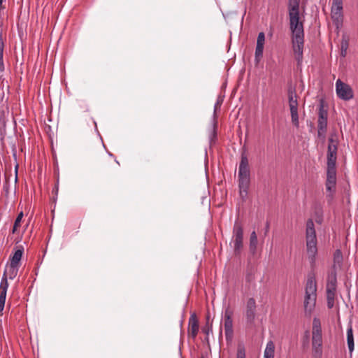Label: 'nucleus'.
Listing matches in <instances>:
<instances>
[{
  "label": "nucleus",
  "instance_id": "nucleus-19",
  "mask_svg": "<svg viewBox=\"0 0 358 358\" xmlns=\"http://www.w3.org/2000/svg\"><path fill=\"white\" fill-rule=\"evenodd\" d=\"M20 266L10 264L8 267L5 270L7 271V278L13 279L18 273Z\"/></svg>",
  "mask_w": 358,
  "mask_h": 358
},
{
  "label": "nucleus",
  "instance_id": "nucleus-34",
  "mask_svg": "<svg viewBox=\"0 0 358 358\" xmlns=\"http://www.w3.org/2000/svg\"><path fill=\"white\" fill-rule=\"evenodd\" d=\"M336 286L327 285V293H336Z\"/></svg>",
  "mask_w": 358,
  "mask_h": 358
},
{
  "label": "nucleus",
  "instance_id": "nucleus-27",
  "mask_svg": "<svg viewBox=\"0 0 358 358\" xmlns=\"http://www.w3.org/2000/svg\"><path fill=\"white\" fill-rule=\"evenodd\" d=\"M336 293H327V306L329 308H332L334 306V300Z\"/></svg>",
  "mask_w": 358,
  "mask_h": 358
},
{
  "label": "nucleus",
  "instance_id": "nucleus-18",
  "mask_svg": "<svg viewBox=\"0 0 358 358\" xmlns=\"http://www.w3.org/2000/svg\"><path fill=\"white\" fill-rule=\"evenodd\" d=\"M258 243L257 236L255 231H252L250 237V251L254 255L257 250Z\"/></svg>",
  "mask_w": 358,
  "mask_h": 358
},
{
  "label": "nucleus",
  "instance_id": "nucleus-32",
  "mask_svg": "<svg viewBox=\"0 0 358 358\" xmlns=\"http://www.w3.org/2000/svg\"><path fill=\"white\" fill-rule=\"evenodd\" d=\"M296 88L294 86H293L292 84H289L288 85L287 88V95H296Z\"/></svg>",
  "mask_w": 358,
  "mask_h": 358
},
{
  "label": "nucleus",
  "instance_id": "nucleus-38",
  "mask_svg": "<svg viewBox=\"0 0 358 358\" xmlns=\"http://www.w3.org/2000/svg\"><path fill=\"white\" fill-rule=\"evenodd\" d=\"M203 332H204L206 334H208L210 331H212V329L209 328L208 327L206 326L202 329Z\"/></svg>",
  "mask_w": 358,
  "mask_h": 358
},
{
  "label": "nucleus",
  "instance_id": "nucleus-28",
  "mask_svg": "<svg viewBox=\"0 0 358 358\" xmlns=\"http://www.w3.org/2000/svg\"><path fill=\"white\" fill-rule=\"evenodd\" d=\"M265 41V35L264 32H260L258 34L257 41V46L264 47Z\"/></svg>",
  "mask_w": 358,
  "mask_h": 358
},
{
  "label": "nucleus",
  "instance_id": "nucleus-2",
  "mask_svg": "<svg viewBox=\"0 0 358 358\" xmlns=\"http://www.w3.org/2000/svg\"><path fill=\"white\" fill-rule=\"evenodd\" d=\"M338 138L336 132L331 133L329 138L327 150V177L336 178V162L337 159Z\"/></svg>",
  "mask_w": 358,
  "mask_h": 358
},
{
  "label": "nucleus",
  "instance_id": "nucleus-43",
  "mask_svg": "<svg viewBox=\"0 0 358 358\" xmlns=\"http://www.w3.org/2000/svg\"><path fill=\"white\" fill-rule=\"evenodd\" d=\"M316 222H318V223H321V220L318 219V220H316Z\"/></svg>",
  "mask_w": 358,
  "mask_h": 358
},
{
  "label": "nucleus",
  "instance_id": "nucleus-9",
  "mask_svg": "<svg viewBox=\"0 0 358 358\" xmlns=\"http://www.w3.org/2000/svg\"><path fill=\"white\" fill-rule=\"evenodd\" d=\"M336 91L337 96L345 101H348L353 98V92L352 88L348 85L338 79L336 83Z\"/></svg>",
  "mask_w": 358,
  "mask_h": 358
},
{
  "label": "nucleus",
  "instance_id": "nucleus-8",
  "mask_svg": "<svg viewBox=\"0 0 358 358\" xmlns=\"http://www.w3.org/2000/svg\"><path fill=\"white\" fill-rule=\"evenodd\" d=\"M292 45L294 57L297 61L298 65H299L303 60L304 36H292Z\"/></svg>",
  "mask_w": 358,
  "mask_h": 358
},
{
  "label": "nucleus",
  "instance_id": "nucleus-5",
  "mask_svg": "<svg viewBox=\"0 0 358 358\" xmlns=\"http://www.w3.org/2000/svg\"><path fill=\"white\" fill-rule=\"evenodd\" d=\"M317 283L314 277L308 276L305 287L304 309L309 315L313 310L317 298Z\"/></svg>",
  "mask_w": 358,
  "mask_h": 358
},
{
  "label": "nucleus",
  "instance_id": "nucleus-30",
  "mask_svg": "<svg viewBox=\"0 0 358 358\" xmlns=\"http://www.w3.org/2000/svg\"><path fill=\"white\" fill-rule=\"evenodd\" d=\"M331 7L343 9V0H333Z\"/></svg>",
  "mask_w": 358,
  "mask_h": 358
},
{
  "label": "nucleus",
  "instance_id": "nucleus-40",
  "mask_svg": "<svg viewBox=\"0 0 358 358\" xmlns=\"http://www.w3.org/2000/svg\"><path fill=\"white\" fill-rule=\"evenodd\" d=\"M215 136H216V132H215V129H213V131H212V137H211V139H210L211 141H213V138H215Z\"/></svg>",
  "mask_w": 358,
  "mask_h": 358
},
{
  "label": "nucleus",
  "instance_id": "nucleus-35",
  "mask_svg": "<svg viewBox=\"0 0 358 358\" xmlns=\"http://www.w3.org/2000/svg\"><path fill=\"white\" fill-rule=\"evenodd\" d=\"M326 183L329 184V185H331V184L336 185V178L327 177Z\"/></svg>",
  "mask_w": 358,
  "mask_h": 358
},
{
  "label": "nucleus",
  "instance_id": "nucleus-20",
  "mask_svg": "<svg viewBox=\"0 0 358 358\" xmlns=\"http://www.w3.org/2000/svg\"><path fill=\"white\" fill-rule=\"evenodd\" d=\"M347 342L349 351L352 352L354 350V337L352 328L351 326H350L347 330Z\"/></svg>",
  "mask_w": 358,
  "mask_h": 358
},
{
  "label": "nucleus",
  "instance_id": "nucleus-17",
  "mask_svg": "<svg viewBox=\"0 0 358 358\" xmlns=\"http://www.w3.org/2000/svg\"><path fill=\"white\" fill-rule=\"evenodd\" d=\"M275 345L273 341H269L266 344L264 350V358H274Z\"/></svg>",
  "mask_w": 358,
  "mask_h": 358
},
{
  "label": "nucleus",
  "instance_id": "nucleus-25",
  "mask_svg": "<svg viewBox=\"0 0 358 358\" xmlns=\"http://www.w3.org/2000/svg\"><path fill=\"white\" fill-rule=\"evenodd\" d=\"M325 186H326V190L327 192V196L329 197L330 199H332L333 196H334V194L336 190V185H333V184L329 185V184L325 183Z\"/></svg>",
  "mask_w": 358,
  "mask_h": 358
},
{
  "label": "nucleus",
  "instance_id": "nucleus-24",
  "mask_svg": "<svg viewBox=\"0 0 358 358\" xmlns=\"http://www.w3.org/2000/svg\"><path fill=\"white\" fill-rule=\"evenodd\" d=\"M327 285L331 286H336L337 285V278L336 273L335 271H332L330 274H329L327 278Z\"/></svg>",
  "mask_w": 358,
  "mask_h": 358
},
{
  "label": "nucleus",
  "instance_id": "nucleus-44",
  "mask_svg": "<svg viewBox=\"0 0 358 358\" xmlns=\"http://www.w3.org/2000/svg\"><path fill=\"white\" fill-rule=\"evenodd\" d=\"M268 227H269V225H268V224H267L266 227V231H268Z\"/></svg>",
  "mask_w": 358,
  "mask_h": 358
},
{
  "label": "nucleus",
  "instance_id": "nucleus-37",
  "mask_svg": "<svg viewBox=\"0 0 358 358\" xmlns=\"http://www.w3.org/2000/svg\"><path fill=\"white\" fill-rule=\"evenodd\" d=\"M254 280V276L252 272L248 273L246 275V280L249 282Z\"/></svg>",
  "mask_w": 358,
  "mask_h": 358
},
{
  "label": "nucleus",
  "instance_id": "nucleus-6",
  "mask_svg": "<svg viewBox=\"0 0 358 358\" xmlns=\"http://www.w3.org/2000/svg\"><path fill=\"white\" fill-rule=\"evenodd\" d=\"M312 351L314 358H321L322 355V336L320 320L315 317L313 321Z\"/></svg>",
  "mask_w": 358,
  "mask_h": 358
},
{
  "label": "nucleus",
  "instance_id": "nucleus-16",
  "mask_svg": "<svg viewBox=\"0 0 358 358\" xmlns=\"http://www.w3.org/2000/svg\"><path fill=\"white\" fill-rule=\"evenodd\" d=\"M327 120H318L317 121V134L320 138H325L327 131Z\"/></svg>",
  "mask_w": 358,
  "mask_h": 358
},
{
  "label": "nucleus",
  "instance_id": "nucleus-41",
  "mask_svg": "<svg viewBox=\"0 0 358 358\" xmlns=\"http://www.w3.org/2000/svg\"><path fill=\"white\" fill-rule=\"evenodd\" d=\"M3 8V0H0V10H2Z\"/></svg>",
  "mask_w": 358,
  "mask_h": 358
},
{
  "label": "nucleus",
  "instance_id": "nucleus-29",
  "mask_svg": "<svg viewBox=\"0 0 358 358\" xmlns=\"http://www.w3.org/2000/svg\"><path fill=\"white\" fill-rule=\"evenodd\" d=\"M327 120V112L323 109L322 106H321L319 110L318 120Z\"/></svg>",
  "mask_w": 358,
  "mask_h": 358
},
{
  "label": "nucleus",
  "instance_id": "nucleus-36",
  "mask_svg": "<svg viewBox=\"0 0 358 358\" xmlns=\"http://www.w3.org/2000/svg\"><path fill=\"white\" fill-rule=\"evenodd\" d=\"M0 70H3V48L1 50L0 52Z\"/></svg>",
  "mask_w": 358,
  "mask_h": 358
},
{
  "label": "nucleus",
  "instance_id": "nucleus-7",
  "mask_svg": "<svg viewBox=\"0 0 358 358\" xmlns=\"http://www.w3.org/2000/svg\"><path fill=\"white\" fill-rule=\"evenodd\" d=\"M243 229L242 225L236 222L233 229V244L234 255L238 256L241 254L243 247Z\"/></svg>",
  "mask_w": 358,
  "mask_h": 358
},
{
  "label": "nucleus",
  "instance_id": "nucleus-3",
  "mask_svg": "<svg viewBox=\"0 0 358 358\" xmlns=\"http://www.w3.org/2000/svg\"><path fill=\"white\" fill-rule=\"evenodd\" d=\"M250 182V178L248 159L247 156L243 154L241 155L238 168V187L240 195L242 198L247 196Z\"/></svg>",
  "mask_w": 358,
  "mask_h": 358
},
{
  "label": "nucleus",
  "instance_id": "nucleus-39",
  "mask_svg": "<svg viewBox=\"0 0 358 358\" xmlns=\"http://www.w3.org/2000/svg\"><path fill=\"white\" fill-rule=\"evenodd\" d=\"M288 96V101H293L294 99H297V95H287Z\"/></svg>",
  "mask_w": 358,
  "mask_h": 358
},
{
  "label": "nucleus",
  "instance_id": "nucleus-21",
  "mask_svg": "<svg viewBox=\"0 0 358 358\" xmlns=\"http://www.w3.org/2000/svg\"><path fill=\"white\" fill-rule=\"evenodd\" d=\"M331 17L334 21L340 22L343 19V9L331 7Z\"/></svg>",
  "mask_w": 358,
  "mask_h": 358
},
{
  "label": "nucleus",
  "instance_id": "nucleus-4",
  "mask_svg": "<svg viewBox=\"0 0 358 358\" xmlns=\"http://www.w3.org/2000/svg\"><path fill=\"white\" fill-rule=\"evenodd\" d=\"M306 239L307 254L310 263L313 264L317 253V248L314 222L311 219L308 220L306 222Z\"/></svg>",
  "mask_w": 358,
  "mask_h": 358
},
{
  "label": "nucleus",
  "instance_id": "nucleus-13",
  "mask_svg": "<svg viewBox=\"0 0 358 358\" xmlns=\"http://www.w3.org/2000/svg\"><path fill=\"white\" fill-rule=\"evenodd\" d=\"M256 302L253 298H250L246 306V320L250 324L253 323L255 318Z\"/></svg>",
  "mask_w": 358,
  "mask_h": 358
},
{
  "label": "nucleus",
  "instance_id": "nucleus-11",
  "mask_svg": "<svg viewBox=\"0 0 358 358\" xmlns=\"http://www.w3.org/2000/svg\"><path fill=\"white\" fill-rule=\"evenodd\" d=\"M8 287V282L7 278V271H5L0 283V315H2V311L5 306Z\"/></svg>",
  "mask_w": 358,
  "mask_h": 358
},
{
  "label": "nucleus",
  "instance_id": "nucleus-26",
  "mask_svg": "<svg viewBox=\"0 0 358 358\" xmlns=\"http://www.w3.org/2000/svg\"><path fill=\"white\" fill-rule=\"evenodd\" d=\"M23 217V212L21 211L17 216L15 221L14 222V225L13 227L12 233L15 234L17 229V228L20 226V223L22 221V219Z\"/></svg>",
  "mask_w": 358,
  "mask_h": 358
},
{
  "label": "nucleus",
  "instance_id": "nucleus-46",
  "mask_svg": "<svg viewBox=\"0 0 358 358\" xmlns=\"http://www.w3.org/2000/svg\"><path fill=\"white\" fill-rule=\"evenodd\" d=\"M201 358H203V357H201Z\"/></svg>",
  "mask_w": 358,
  "mask_h": 358
},
{
  "label": "nucleus",
  "instance_id": "nucleus-12",
  "mask_svg": "<svg viewBox=\"0 0 358 358\" xmlns=\"http://www.w3.org/2000/svg\"><path fill=\"white\" fill-rule=\"evenodd\" d=\"M199 332V321L195 313H192L188 322V335L194 339Z\"/></svg>",
  "mask_w": 358,
  "mask_h": 358
},
{
  "label": "nucleus",
  "instance_id": "nucleus-15",
  "mask_svg": "<svg viewBox=\"0 0 358 358\" xmlns=\"http://www.w3.org/2000/svg\"><path fill=\"white\" fill-rule=\"evenodd\" d=\"M24 252V248L22 246H19L14 252L13 255L10 257L11 264L20 266V262L22 259Z\"/></svg>",
  "mask_w": 358,
  "mask_h": 358
},
{
  "label": "nucleus",
  "instance_id": "nucleus-23",
  "mask_svg": "<svg viewBox=\"0 0 358 358\" xmlns=\"http://www.w3.org/2000/svg\"><path fill=\"white\" fill-rule=\"evenodd\" d=\"M236 358H246V350L243 343L238 344Z\"/></svg>",
  "mask_w": 358,
  "mask_h": 358
},
{
  "label": "nucleus",
  "instance_id": "nucleus-10",
  "mask_svg": "<svg viewBox=\"0 0 358 358\" xmlns=\"http://www.w3.org/2000/svg\"><path fill=\"white\" fill-rule=\"evenodd\" d=\"M232 315L233 311L229 308H227L224 311V327L225 337L227 341H231L234 336Z\"/></svg>",
  "mask_w": 358,
  "mask_h": 358
},
{
  "label": "nucleus",
  "instance_id": "nucleus-14",
  "mask_svg": "<svg viewBox=\"0 0 358 358\" xmlns=\"http://www.w3.org/2000/svg\"><path fill=\"white\" fill-rule=\"evenodd\" d=\"M298 105V101L296 99L289 103L292 122L296 127L299 126Z\"/></svg>",
  "mask_w": 358,
  "mask_h": 358
},
{
  "label": "nucleus",
  "instance_id": "nucleus-33",
  "mask_svg": "<svg viewBox=\"0 0 358 358\" xmlns=\"http://www.w3.org/2000/svg\"><path fill=\"white\" fill-rule=\"evenodd\" d=\"M348 47V43L347 41L342 42V43H341V55H342V56H343V57L345 56Z\"/></svg>",
  "mask_w": 358,
  "mask_h": 358
},
{
  "label": "nucleus",
  "instance_id": "nucleus-1",
  "mask_svg": "<svg viewBox=\"0 0 358 358\" xmlns=\"http://www.w3.org/2000/svg\"><path fill=\"white\" fill-rule=\"evenodd\" d=\"M288 13L292 36H304L303 21L300 17L299 0H289Z\"/></svg>",
  "mask_w": 358,
  "mask_h": 358
},
{
  "label": "nucleus",
  "instance_id": "nucleus-45",
  "mask_svg": "<svg viewBox=\"0 0 358 358\" xmlns=\"http://www.w3.org/2000/svg\"><path fill=\"white\" fill-rule=\"evenodd\" d=\"M209 317H210V316H209V315H208L206 316V320H207V321H208Z\"/></svg>",
  "mask_w": 358,
  "mask_h": 358
},
{
  "label": "nucleus",
  "instance_id": "nucleus-42",
  "mask_svg": "<svg viewBox=\"0 0 358 358\" xmlns=\"http://www.w3.org/2000/svg\"><path fill=\"white\" fill-rule=\"evenodd\" d=\"M306 338H308V336H309V333H308V331H306Z\"/></svg>",
  "mask_w": 358,
  "mask_h": 358
},
{
  "label": "nucleus",
  "instance_id": "nucleus-31",
  "mask_svg": "<svg viewBox=\"0 0 358 358\" xmlns=\"http://www.w3.org/2000/svg\"><path fill=\"white\" fill-rule=\"evenodd\" d=\"M263 50H264V47L256 46V50H255V57L256 58L262 57Z\"/></svg>",
  "mask_w": 358,
  "mask_h": 358
},
{
  "label": "nucleus",
  "instance_id": "nucleus-22",
  "mask_svg": "<svg viewBox=\"0 0 358 358\" xmlns=\"http://www.w3.org/2000/svg\"><path fill=\"white\" fill-rule=\"evenodd\" d=\"M334 267L336 266L341 267L343 262V254L340 250H336L334 255Z\"/></svg>",
  "mask_w": 358,
  "mask_h": 358
}]
</instances>
